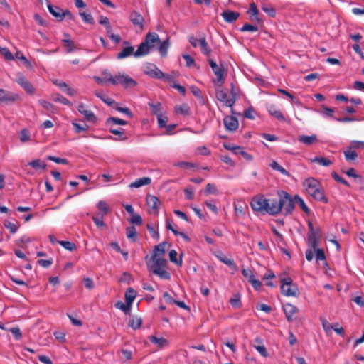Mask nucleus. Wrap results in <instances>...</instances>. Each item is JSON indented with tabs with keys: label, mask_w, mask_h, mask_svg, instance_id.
<instances>
[{
	"label": "nucleus",
	"mask_w": 364,
	"mask_h": 364,
	"mask_svg": "<svg viewBox=\"0 0 364 364\" xmlns=\"http://www.w3.org/2000/svg\"><path fill=\"white\" fill-rule=\"evenodd\" d=\"M148 270L163 279H170L171 274L167 271L168 262L164 258L146 257Z\"/></svg>",
	"instance_id": "1"
},
{
	"label": "nucleus",
	"mask_w": 364,
	"mask_h": 364,
	"mask_svg": "<svg viewBox=\"0 0 364 364\" xmlns=\"http://www.w3.org/2000/svg\"><path fill=\"white\" fill-rule=\"evenodd\" d=\"M304 186L307 193L317 200L327 203L328 199L324 196L323 191L320 188L319 182L314 178H306L304 181Z\"/></svg>",
	"instance_id": "2"
},
{
	"label": "nucleus",
	"mask_w": 364,
	"mask_h": 364,
	"mask_svg": "<svg viewBox=\"0 0 364 364\" xmlns=\"http://www.w3.org/2000/svg\"><path fill=\"white\" fill-rule=\"evenodd\" d=\"M278 196L280 198L279 204L281 211L283 210L284 215H289L291 213L294 208V197L292 198L290 194L284 191L278 192Z\"/></svg>",
	"instance_id": "3"
},
{
	"label": "nucleus",
	"mask_w": 364,
	"mask_h": 364,
	"mask_svg": "<svg viewBox=\"0 0 364 364\" xmlns=\"http://www.w3.org/2000/svg\"><path fill=\"white\" fill-rule=\"evenodd\" d=\"M144 72L145 74L153 78L164 80L166 82H171L173 80V77L171 75L164 73L155 65H149L146 66Z\"/></svg>",
	"instance_id": "4"
},
{
	"label": "nucleus",
	"mask_w": 364,
	"mask_h": 364,
	"mask_svg": "<svg viewBox=\"0 0 364 364\" xmlns=\"http://www.w3.org/2000/svg\"><path fill=\"white\" fill-rule=\"evenodd\" d=\"M268 199H266L262 195L254 196L250 202V206L255 212L267 213Z\"/></svg>",
	"instance_id": "5"
},
{
	"label": "nucleus",
	"mask_w": 364,
	"mask_h": 364,
	"mask_svg": "<svg viewBox=\"0 0 364 364\" xmlns=\"http://www.w3.org/2000/svg\"><path fill=\"white\" fill-rule=\"evenodd\" d=\"M281 291L287 296H296L298 294V289L292 285V280L290 277L282 278L281 280Z\"/></svg>",
	"instance_id": "6"
},
{
	"label": "nucleus",
	"mask_w": 364,
	"mask_h": 364,
	"mask_svg": "<svg viewBox=\"0 0 364 364\" xmlns=\"http://www.w3.org/2000/svg\"><path fill=\"white\" fill-rule=\"evenodd\" d=\"M208 63L212 68L213 72L216 76L214 83L217 86H221L225 82L224 68L219 66L213 60L209 58Z\"/></svg>",
	"instance_id": "7"
},
{
	"label": "nucleus",
	"mask_w": 364,
	"mask_h": 364,
	"mask_svg": "<svg viewBox=\"0 0 364 364\" xmlns=\"http://www.w3.org/2000/svg\"><path fill=\"white\" fill-rule=\"evenodd\" d=\"M114 80L116 83L113 84V85H122L125 88L133 87L136 85V82L134 79L124 74L119 73L116 75Z\"/></svg>",
	"instance_id": "8"
},
{
	"label": "nucleus",
	"mask_w": 364,
	"mask_h": 364,
	"mask_svg": "<svg viewBox=\"0 0 364 364\" xmlns=\"http://www.w3.org/2000/svg\"><path fill=\"white\" fill-rule=\"evenodd\" d=\"M233 96L232 97H229L228 92L224 90H216V98L223 102L226 106L229 107H232L235 103L236 99L235 97V94L232 92Z\"/></svg>",
	"instance_id": "9"
},
{
	"label": "nucleus",
	"mask_w": 364,
	"mask_h": 364,
	"mask_svg": "<svg viewBox=\"0 0 364 364\" xmlns=\"http://www.w3.org/2000/svg\"><path fill=\"white\" fill-rule=\"evenodd\" d=\"M17 83L21 85L25 91L32 95L35 92V89L33 85L28 82V80L21 73H18L16 79Z\"/></svg>",
	"instance_id": "10"
},
{
	"label": "nucleus",
	"mask_w": 364,
	"mask_h": 364,
	"mask_svg": "<svg viewBox=\"0 0 364 364\" xmlns=\"http://www.w3.org/2000/svg\"><path fill=\"white\" fill-rule=\"evenodd\" d=\"M18 98L16 93L8 92L4 89H0V102L11 103L14 102Z\"/></svg>",
	"instance_id": "11"
},
{
	"label": "nucleus",
	"mask_w": 364,
	"mask_h": 364,
	"mask_svg": "<svg viewBox=\"0 0 364 364\" xmlns=\"http://www.w3.org/2000/svg\"><path fill=\"white\" fill-rule=\"evenodd\" d=\"M225 129L229 132L235 131L239 126L238 120L235 117L226 116L223 119Z\"/></svg>",
	"instance_id": "12"
},
{
	"label": "nucleus",
	"mask_w": 364,
	"mask_h": 364,
	"mask_svg": "<svg viewBox=\"0 0 364 364\" xmlns=\"http://www.w3.org/2000/svg\"><path fill=\"white\" fill-rule=\"evenodd\" d=\"M280 198L279 200L276 199L268 200V205L267 207V213L269 215H275L281 212L280 208Z\"/></svg>",
	"instance_id": "13"
},
{
	"label": "nucleus",
	"mask_w": 364,
	"mask_h": 364,
	"mask_svg": "<svg viewBox=\"0 0 364 364\" xmlns=\"http://www.w3.org/2000/svg\"><path fill=\"white\" fill-rule=\"evenodd\" d=\"M77 110L85 117L87 121L90 122H95L97 121V117L94 113L91 110L87 109L84 104H80L77 106Z\"/></svg>",
	"instance_id": "14"
},
{
	"label": "nucleus",
	"mask_w": 364,
	"mask_h": 364,
	"mask_svg": "<svg viewBox=\"0 0 364 364\" xmlns=\"http://www.w3.org/2000/svg\"><path fill=\"white\" fill-rule=\"evenodd\" d=\"M131 22L136 26H139L141 30L144 29V17L137 11H134L129 16Z\"/></svg>",
	"instance_id": "15"
},
{
	"label": "nucleus",
	"mask_w": 364,
	"mask_h": 364,
	"mask_svg": "<svg viewBox=\"0 0 364 364\" xmlns=\"http://www.w3.org/2000/svg\"><path fill=\"white\" fill-rule=\"evenodd\" d=\"M266 108L270 115L274 117L279 121L284 122L285 117L283 114L277 109V106L274 104H267Z\"/></svg>",
	"instance_id": "16"
},
{
	"label": "nucleus",
	"mask_w": 364,
	"mask_h": 364,
	"mask_svg": "<svg viewBox=\"0 0 364 364\" xmlns=\"http://www.w3.org/2000/svg\"><path fill=\"white\" fill-rule=\"evenodd\" d=\"M124 45H126L127 46L124 47L121 52H119L117 55V58L119 60L127 58L132 55H134V48L132 46H130L129 43L128 41H124Z\"/></svg>",
	"instance_id": "17"
},
{
	"label": "nucleus",
	"mask_w": 364,
	"mask_h": 364,
	"mask_svg": "<svg viewBox=\"0 0 364 364\" xmlns=\"http://www.w3.org/2000/svg\"><path fill=\"white\" fill-rule=\"evenodd\" d=\"M147 205L151 209L153 213H156L159 210L160 200L156 196L148 195L146 198Z\"/></svg>",
	"instance_id": "18"
},
{
	"label": "nucleus",
	"mask_w": 364,
	"mask_h": 364,
	"mask_svg": "<svg viewBox=\"0 0 364 364\" xmlns=\"http://www.w3.org/2000/svg\"><path fill=\"white\" fill-rule=\"evenodd\" d=\"M283 309L288 321H294L293 316L298 311V309L291 304L287 303L283 306Z\"/></svg>",
	"instance_id": "19"
},
{
	"label": "nucleus",
	"mask_w": 364,
	"mask_h": 364,
	"mask_svg": "<svg viewBox=\"0 0 364 364\" xmlns=\"http://www.w3.org/2000/svg\"><path fill=\"white\" fill-rule=\"evenodd\" d=\"M146 45L149 46L150 49L153 48L156 44L160 43L159 35L156 33H148L146 36L145 41H144Z\"/></svg>",
	"instance_id": "20"
},
{
	"label": "nucleus",
	"mask_w": 364,
	"mask_h": 364,
	"mask_svg": "<svg viewBox=\"0 0 364 364\" xmlns=\"http://www.w3.org/2000/svg\"><path fill=\"white\" fill-rule=\"evenodd\" d=\"M221 16L226 22L232 23L238 18L240 14L237 11L228 10L223 11Z\"/></svg>",
	"instance_id": "21"
},
{
	"label": "nucleus",
	"mask_w": 364,
	"mask_h": 364,
	"mask_svg": "<svg viewBox=\"0 0 364 364\" xmlns=\"http://www.w3.org/2000/svg\"><path fill=\"white\" fill-rule=\"evenodd\" d=\"M317 136L316 134H312L311 136L300 135L298 137V141L299 142L308 146L314 144L317 141Z\"/></svg>",
	"instance_id": "22"
},
{
	"label": "nucleus",
	"mask_w": 364,
	"mask_h": 364,
	"mask_svg": "<svg viewBox=\"0 0 364 364\" xmlns=\"http://www.w3.org/2000/svg\"><path fill=\"white\" fill-rule=\"evenodd\" d=\"M150 48L144 41L140 43L136 51L134 53L136 58L141 57L147 55L149 53Z\"/></svg>",
	"instance_id": "23"
},
{
	"label": "nucleus",
	"mask_w": 364,
	"mask_h": 364,
	"mask_svg": "<svg viewBox=\"0 0 364 364\" xmlns=\"http://www.w3.org/2000/svg\"><path fill=\"white\" fill-rule=\"evenodd\" d=\"M151 182V179L149 177H143L136 179L135 181L129 185L131 188H139L142 186L149 185Z\"/></svg>",
	"instance_id": "24"
},
{
	"label": "nucleus",
	"mask_w": 364,
	"mask_h": 364,
	"mask_svg": "<svg viewBox=\"0 0 364 364\" xmlns=\"http://www.w3.org/2000/svg\"><path fill=\"white\" fill-rule=\"evenodd\" d=\"M166 242H161L156 245L154 250L153 255L151 257L164 258L165 254V245Z\"/></svg>",
	"instance_id": "25"
},
{
	"label": "nucleus",
	"mask_w": 364,
	"mask_h": 364,
	"mask_svg": "<svg viewBox=\"0 0 364 364\" xmlns=\"http://www.w3.org/2000/svg\"><path fill=\"white\" fill-rule=\"evenodd\" d=\"M48 9L53 16L58 18L59 21L63 20V9L51 4H48Z\"/></svg>",
	"instance_id": "26"
},
{
	"label": "nucleus",
	"mask_w": 364,
	"mask_h": 364,
	"mask_svg": "<svg viewBox=\"0 0 364 364\" xmlns=\"http://www.w3.org/2000/svg\"><path fill=\"white\" fill-rule=\"evenodd\" d=\"M247 12L252 14L251 19L252 21H256L257 22L261 21L259 17V10L257 9V6L255 3L250 4V9Z\"/></svg>",
	"instance_id": "27"
},
{
	"label": "nucleus",
	"mask_w": 364,
	"mask_h": 364,
	"mask_svg": "<svg viewBox=\"0 0 364 364\" xmlns=\"http://www.w3.org/2000/svg\"><path fill=\"white\" fill-rule=\"evenodd\" d=\"M255 342L258 343V346L253 345V347L260 353L263 357H267L268 353L267 349L264 346L260 345L262 343V340L260 338L257 337L255 339Z\"/></svg>",
	"instance_id": "28"
},
{
	"label": "nucleus",
	"mask_w": 364,
	"mask_h": 364,
	"mask_svg": "<svg viewBox=\"0 0 364 364\" xmlns=\"http://www.w3.org/2000/svg\"><path fill=\"white\" fill-rule=\"evenodd\" d=\"M149 340L151 343L157 345L160 348H163L168 345V341L164 338H157L154 336H149Z\"/></svg>",
	"instance_id": "29"
},
{
	"label": "nucleus",
	"mask_w": 364,
	"mask_h": 364,
	"mask_svg": "<svg viewBox=\"0 0 364 364\" xmlns=\"http://www.w3.org/2000/svg\"><path fill=\"white\" fill-rule=\"evenodd\" d=\"M319 234L314 235L311 233V235H307L308 237V245L311 248L316 250L317 246L318 245V237Z\"/></svg>",
	"instance_id": "30"
},
{
	"label": "nucleus",
	"mask_w": 364,
	"mask_h": 364,
	"mask_svg": "<svg viewBox=\"0 0 364 364\" xmlns=\"http://www.w3.org/2000/svg\"><path fill=\"white\" fill-rule=\"evenodd\" d=\"M199 47H200V51L202 52L203 54H204L206 56L210 55V54L211 53V49L208 46L205 37L201 38V41H200Z\"/></svg>",
	"instance_id": "31"
},
{
	"label": "nucleus",
	"mask_w": 364,
	"mask_h": 364,
	"mask_svg": "<svg viewBox=\"0 0 364 364\" xmlns=\"http://www.w3.org/2000/svg\"><path fill=\"white\" fill-rule=\"evenodd\" d=\"M245 208H247V207L242 202H240V203L234 204L235 212L237 216L245 215Z\"/></svg>",
	"instance_id": "32"
},
{
	"label": "nucleus",
	"mask_w": 364,
	"mask_h": 364,
	"mask_svg": "<svg viewBox=\"0 0 364 364\" xmlns=\"http://www.w3.org/2000/svg\"><path fill=\"white\" fill-rule=\"evenodd\" d=\"M159 44L158 50L160 53L162 57H164L167 54L168 48L169 46L168 40L166 39V41H164L163 42H161Z\"/></svg>",
	"instance_id": "33"
},
{
	"label": "nucleus",
	"mask_w": 364,
	"mask_h": 364,
	"mask_svg": "<svg viewBox=\"0 0 364 364\" xmlns=\"http://www.w3.org/2000/svg\"><path fill=\"white\" fill-rule=\"evenodd\" d=\"M311 162L318 163L323 166H328L332 164V161L326 158L315 156L311 159Z\"/></svg>",
	"instance_id": "34"
},
{
	"label": "nucleus",
	"mask_w": 364,
	"mask_h": 364,
	"mask_svg": "<svg viewBox=\"0 0 364 364\" xmlns=\"http://www.w3.org/2000/svg\"><path fill=\"white\" fill-rule=\"evenodd\" d=\"M132 305L129 303L124 304L122 301H117L115 303V307L122 310L124 314H128L130 312Z\"/></svg>",
	"instance_id": "35"
},
{
	"label": "nucleus",
	"mask_w": 364,
	"mask_h": 364,
	"mask_svg": "<svg viewBox=\"0 0 364 364\" xmlns=\"http://www.w3.org/2000/svg\"><path fill=\"white\" fill-rule=\"evenodd\" d=\"M72 124L73 126L74 132L77 134L82 131H87L89 129V126L85 122L82 124H80L76 121H73Z\"/></svg>",
	"instance_id": "36"
},
{
	"label": "nucleus",
	"mask_w": 364,
	"mask_h": 364,
	"mask_svg": "<svg viewBox=\"0 0 364 364\" xmlns=\"http://www.w3.org/2000/svg\"><path fill=\"white\" fill-rule=\"evenodd\" d=\"M270 166L272 169L280 172L282 175L285 176H289V173L282 166H280L277 161H273L270 164Z\"/></svg>",
	"instance_id": "37"
},
{
	"label": "nucleus",
	"mask_w": 364,
	"mask_h": 364,
	"mask_svg": "<svg viewBox=\"0 0 364 364\" xmlns=\"http://www.w3.org/2000/svg\"><path fill=\"white\" fill-rule=\"evenodd\" d=\"M136 291L132 288H129L125 293L126 302L132 305L136 297Z\"/></svg>",
	"instance_id": "38"
},
{
	"label": "nucleus",
	"mask_w": 364,
	"mask_h": 364,
	"mask_svg": "<svg viewBox=\"0 0 364 364\" xmlns=\"http://www.w3.org/2000/svg\"><path fill=\"white\" fill-rule=\"evenodd\" d=\"M136 230L134 226H129L126 229V235L128 239L132 240V242L136 241Z\"/></svg>",
	"instance_id": "39"
},
{
	"label": "nucleus",
	"mask_w": 364,
	"mask_h": 364,
	"mask_svg": "<svg viewBox=\"0 0 364 364\" xmlns=\"http://www.w3.org/2000/svg\"><path fill=\"white\" fill-rule=\"evenodd\" d=\"M294 200L295 204H298L304 212H305L306 213H309V208L307 207L305 202L301 198H300L299 196H295Z\"/></svg>",
	"instance_id": "40"
},
{
	"label": "nucleus",
	"mask_w": 364,
	"mask_h": 364,
	"mask_svg": "<svg viewBox=\"0 0 364 364\" xmlns=\"http://www.w3.org/2000/svg\"><path fill=\"white\" fill-rule=\"evenodd\" d=\"M177 255H178V253L175 250H171L169 252L170 261L178 266H181L182 265V259L181 257L179 259H178Z\"/></svg>",
	"instance_id": "41"
},
{
	"label": "nucleus",
	"mask_w": 364,
	"mask_h": 364,
	"mask_svg": "<svg viewBox=\"0 0 364 364\" xmlns=\"http://www.w3.org/2000/svg\"><path fill=\"white\" fill-rule=\"evenodd\" d=\"M101 75L103 78H105L106 83L110 82L112 85L116 83L114 76H113L107 70H103Z\"/></svg>",
	"instance_id": "42"
},
{
	"label": "nucleus",
	"mask_w": 364,
	"mask_h": 364,
	"mask_svg": "<svg viewBox=\"0 0 364 364\" xmlns=\"http://www.w3.org/2000/svg\"><path fill=\"white\" fill-rule=\"evenodd\" d=\"M28 165L33 167V168H42L45 169L46 168V164L39 159H36L30 161Z\"/></svg>",
	"instance_id": "43"
},
{
	"label": "nucleus",
	"mask_w": 364,
	"mask_h": 364,
	"mask_svg": "<svg viewBox=\"0 0 364 364\" xmlns=\"http://www.w3.org/2000/svg\"><path fill=\"white\" fill-rule=\"evenodd\" d=\"M353 149H348L344 151L345 159L347 161H353L358 157L357 153L353 150Z\"/></svg>",
	"instance_id": "44"
},
{
	"label": "nucleus",
	"mask_w": 364,
	"mask_h": 364,
	"mask_svg": "<svg viewBox=\"0 0 364 364\" xmlns=\"http://www.w3.org/2000/svg\"><path fill=\"white\" fill-rule=\"evenodd\" d=\"M92 220L99 228L106 227L103 221V215H100L99 214L95 215L92 216Z\"/></svg>",
	"instance_id": "45"
},
{
	"label": "nucleus",
	"mask_w": 364,
	"mask_h": 364,
	"mask_svg": "<svg viewBox=\"0 0 364 364\" xmlns=\"http://www.w3.org/2000/svg\"><path fill=\"white\" fill-rule=\"evenodd\" d=\"M176 111L177 113H180L183 115H189L190 114V108L186 104L181 105L178 107H176Z\"/></svg>",
	"instance_id": "46"
},
{
	"label": "nucleus",
	"mask_w": 364,
	"mask_h": 364,
	"mask_svg": "<svg viewBox=\"0 0 364 364\" xmlns=\"http://www.w3.org/2000/svg\"><path fill=\"white\" fill-rule=\"evenodd\" d=\"M155 114L157 116V120L159 127H166L168 122V118L166 116H163L161 113H157L155 111Z\"/></svg>",
	"instance_id": "47"
},
{
	"label": "nucleus",
	"mask_w": 364,
	"mask_h": 364,
	"mask_svg": "<svg viewBox=\"0 0 364 364\" xmlns=\"http://www.w3.org/2000/svg\"><path fill=\"white\" fill-rule=\"evenodd\" d=\"M20 140L21 142L25 143L30 140V132L27 129H23L20 132Z\"/></svg>",
	"instance_id": "48"
},
{
	"label": "nucleus",
	"mask_w": 364,
	"mask_h": 364,
	"mask_svg": "<svg viewBox=\"0 0 364 364\" xmlns=\"http://www.w3.org/2000/svg\"><path fill=\"white\" fill-rule=\"evenodd\" d=\"M80 16L82 17V20L89 24H93L95 23L94 18L92 15L89 14H86L85 12L80 11L79 13Z\"/></svg>",
	"instance_id": "49"
},
{
	"label": "nucleus",
	"mask_w": 364,
	"mask_h": 364,
	"mask_svg": "<svg viewBox=\"0 0 364 364\" xmlns=\"http://www.w3.org/2000/svg\"><path fill=\"white\" fill-rule=\"evenodd\" d=\"M65 249L70 250V251H74L77 249L76 245L71 242L69 241H59L58 242Z\"/></svg>",
	"instance_id": "50"
},
{
	"label": "nucleus",
	"mask_w": 364,
	"mask_h": 364,
	"mask_svg": "<svg viewBox=\"0 0 364 364\" xmlns=\"http://www.w3.org/2000/svg\"><path fill=\"white\" fill-rule=\"evenodd\" d=\"M7 330L13 334L16 340L19 341L22 338V333L18 327H14Z\"/></svg>",
	"instance_id": "51"
},
{
	"label": "nucleus",
	"mask_w": 364,
	"mask_h": 364,
	"mask_svg": "<svg viewBox=\"0 0 364 364\" xmlns=\"http://www.w3.org/2000/svg\"><path fill=\"white\" fill-rule=\"evenodd\" d=\"M65 47L66 48L67 53H71L74 50L75 46L71 40L69 38H64L63 40Z\"/></svg>",
	"instance_id": "52"
},
{
	"label": "nucleus",
	"mask_w": 364,
	"mask_h": 364,
	"mask_svg": "<svg viewBox=\"0 0 364 364\" xmlns=\"http://www.w3.org/2000/svg\"><path fill=\"white\" fill-rule=\"evenodd\" d=\"M205 193L207 195L209 194H218V191L216 186L213 183H208L206 185V188L205 190Z\"/></svg>",
	"instance_id": "53"
},
{
	"label": "nucleus",
	"mask_w": 364,
	"mask_h": 364,
	"mask_svg": "<svg viewBox=\"0 0 364 364\" xmlns=\"http://www.w3.org/2000/svg\"><path fill=\"white\" fill-rule=\"evenodd\" d=\"M319 112L325 117H333L334 109L333 108L328 107L323 105V110L319 111Z\"/></svg>",
	"instance_id": "54"
},
{
	"label": "nucleus",
	"mask_w": 364,
	"mask_h": 364,
	"mask_svg": "<svg viewBox=\"0 0 364 364\" xmlns=\"http://www.w3.org/2000/svg\"><path fill=\"white\" fill-rule=\"evenodd\" d=\"M142 323V319L141 318H132V320H130L129 321V326L133 328V329H137L139 328L141 325Z\"/></svg>",
	"instance_id": "55"
},
{
	"label": "nucleus",
	"mask_w": 364,
	"mask_h": 364,
	"mask_svg": "<svg viewBox=\"0 0 364 364\" xmlns=\"http://www.w3.org/2000/svg\"><path fill=\"white\" fill-rule=\"evenodd\" d=\"M4 225L6 228H8L10 232L13 234L16 233L18 228V226L17 225H16L15 223H13L10 221H7L6 220L4 222Z\"/></svg>",
	"instance_id": "56"
},
{
	"label": "nucleus",
	"mask_w": 364,
	"mask_h": 364,
	"mask_svg": "<svg viewBox=\"0 0 364 364\" xmlns=\"http://www.w3.org/2000/svg\"><path fill=\"white\" fill-rule=\"evenodd\" d=\"M241 272H242V274L243 275V277L247 279L248 282H250V280H252L255 278V276H254L252 270L250 269H242Z\"/></svg>",
	"instance_id": "57"
},
{
	"label": "nucleus",
	"mask_w": 364,
	"mask_h": 364,
	"mask_svg": "<svg viewBox=\"0 0 364 364\" xmlns=\"http://www.w3.org/2000/svg\"><path fill=\"white\" fill-rule=\"evenodd\" d=\"M0 53L6 60H13L14 56L6 48L0 47Z\"/></svg>",
	"instance_id": "58"
},
{
	"label": "nucleus",
	"mask_w": 364,
	"mask_h": 364,
	"mask_svg": "<svg viewBox=\"0 0 364 364\" xmlns=\"http://www.w3.org/2000/svg\"><path fill=\"white\" fill-rule=\"evenodd\" d=\"M38 102L46 110L51 112L53 110L54 106L50 102L44 100H40Z\"/></svg>",
	"instance_id": "59"
},
{
	"label": "nucleus",
	"mask_w": 364,
	"mask_h": 364,
	"mask_svg": "<svg viewBox=\"0 0 364 364\" xmlns=\"http://www.w3.org/2000/svg\"><path fill=\"white\" fill-rule=\"evenodd\" d=\"M262 9L267 13L270 17H274L276 15V10L272 6H263Z\"/></svg>",
	"instance_id": "60"
},
{
	"label": "nucleus",
	"mask_w": 364,
	"mask_h": 364,
	"mask_svg": "<svg viewBox=\"0 0 364 364\" xmlns=\"http://www.w3.org/2000/svg\"><path fill=\"white\" fill-rule=\"evenodd\" d=\"M54 100L65 105H71V102L61 95H57V96L54 98Z\"/></svg>",
	"instance_id": "61"
},
{
	"label": "nucleus",
	"mask_w": 364,
	"mask_h": 364,
	"mask_svg": "<svg viewBox=\"0 0 364 364\" xmlns=\"http://www.w3.org/2000/svg\"><path fill=\"white\" fill-rule=\"evenodd\" d=\"M97 206V208L101 212H102L103 214L105 215L108 213V207L107 205V203L105 201H103V200L99 201Z\"/></svg>",
	"instance_id": "62"
},
{
	"label": "nucleus",
	"mask_w": 364,
	"mask_h": 364,
	"mask_svg": "<svg viewBox=\"0 0 364 364\" xmlns=\"http://www.w3.org/2000/svg\"><path fill=\"white\" fill-rule=\"evenodd\" d=\"M321 322H322V326H323V329L325 330V331L327 333H329L331 332V331L333 328V326L332 324H331L330 323H328L327 321V320L325 318H323L321 320Z\"/></svg>",
	"instance_id": "63"
},
{
	"label": "nucleus",
	"mask_w": 364,
	"mask_h": 364,
	"mask_svg": "<svg viewBox=\"0 0 364 364\" xmlns=\"http://www.w3.org/2000/svg\"><path fill=\"white\" fill-rule=\"evenodd\" d=\"M350 149H364V141H351Z\"/></svg>",
	"instance_id": "64"
}]
</instances>
